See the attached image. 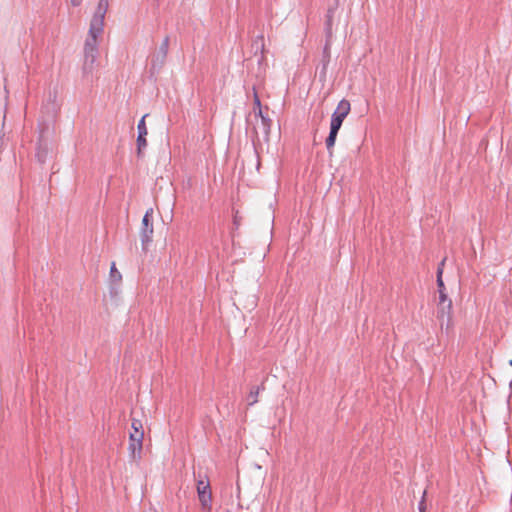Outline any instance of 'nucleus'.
I'll use <instances>...</instances> for the list:
<instances>
[{
	"mask_svg": "<svg viewBox=\"0 0 512 512\" xmlns=\"http://www.w3.org/2000/svg\"><path fill=\"white\" fill-rule=\"evenodd\" d=\"M437 287L439 292V302H438V313L439 317L443 318L444 315L449 317L451 309H452V301L448 298L445 293V285L443 279L441 277V270L437 273Z\"/></svg>",
	"mask_w": 512,
	"mask_h": 512,
	"instance_id": "obj_1",
	"label": "nucleus"
},
{
	"mask_svg": "<svg viewBox=\"0 0 512 512\" xmlns=\"http://www.w3.org/2000/svg\"><path fill=\"white\" fill-rule=\"evenodd\" d=\"M153 209L150 208L146 211L142 219V227L140 231V238L143 250L147 249L148 244L152 241L153 236V223H152Z\"/></svg>",
	"mask_w": 512,
	"mask_h": 512,
	"instance_id": "obj_2",
	"label": "nucleus"
},
{
	"mask_svg": "<svg viewBox=\"0 0 512 512\" xmlns=\"http://www.w3.org/2000/svg\"><path fill=\"white\" fill-rule=\"evenodd\" d=\"M350 109V102L346 99H342L331 116L330 127L340 130L344 119L350 112Z\"/></svg>",
	"mask_w": 512,
	"mask_h": 512,
	"instance_id": "obj_3",
	"label": "nucleus"
},
{
	"mask_svg": "<svg viewBox=\"0 0 512 512\" xmlns=\"http://www.w3.org/2000/svg\"><path fill=\"white\" fill-rule=\"evenodd\" d=\"M168 49L169 37H165L162 43L160 44L157 53L152 57L151 69L153 71H159L163 67L167 58Z\"/></svg>",
	"mask_w": 512,
	"mask_h": 512,
	"instance_id": "obj_4",
	"label": "nucleus"
},
{
	"mask_svg": "<svg viewBox=\"0 0 512 512\" xmlns=\"http://www.w3.org/2000/svg\"><path fill=\"white\" fill-rule=\"evenodd\" d=\"M109 7V0H99L95 13L91 19L93 30H98L100 27L104 28V19Z\"/></svg>",
	"mask_w": 512,
	"mask_h": 512,
	"instance_id": "obj_5",
	"label": "nucleus"
},
{
	"mask_svg": "<svg viewBox=\"0 0 512 512\" xmlns=\"http://www.w3.org/2000/svg\"><path fill=\"white\" fill-rule=\"evenodd\" d=\"M146 117H147V114H145L140 119V121L138 122V125H137L138 136H137V139H136V144H137V155H138V157L142 156L143 150L147 147L146 136L148 134V130H147L146 123H145V118Z\"/></svg>",
	"mask_w": 512,
	"mask_h": 512,
	"instance_id": "obj_6",
	"label": "nucleus"
},
{
	"mask_svg": "<svg viewBox=\"0 0 512 512\" xmlns=\"http://www.w3.org/2000/svg\"><path fill=\"white\" fill-rule=\"evenodd\" d=\"M98 56V48H84L83 75L87 77L92 74Z\"/></svg>",
	"mask_w": 512,
	"mask_h": 512,
	"instance_id": "obj_7",
	"label": "nucleus"
},
{
	"mask_svg": "<svg viewBox=\"0 0 512 512\" xmlns=\"http://www.w3.org/2000/svg\"><path fill=\"white\" fill-rule=\"evenodd\" d=\"M60 105L57 101V92L49 91L45 102L43 103L42 110L50 117H55Z\"/></svg>",
	"mask_w": 512,
	"mask_h": 512,
	"instance_id": "obj_8",
	"label": "nucleus"
},
{
	"mask_svg": "<svg viewBox=\"0 0 512 512\" xmlns=\"http://www.w3.org/2000/svg\"><path fill=\"white\" fill-rule=\"evenodd\" d=\"M197 492L202 506L204 508H210L212 496L209 481L199 480L197 483Z\"/></svg>",
	"mask_w": 512,
	"mask_h": 512,
	"instance_id": "obj_9",
	"label": "nucleus"
},
{
	"mask_svg": "<svg viewBox=\"0 0 512 512\" xmlns=\"http://www.w3.org/2000/svg\"><path fill=\"white\" fill-rule=\"evenodd\" d=\"M132 428L134 430L133 433L130 434V441L137 443L138 454H140L142 450V441L144 437V431L142 429V423L140 420L133 419Z\"/></svg>",
	"mask_w": 512,
	"mask_h": 512,
	"instance_id": "obj_10",
	"label": "nucleus"
},
{
	"mask_svg": "<svg viewBox=\"0 0 512 512\" xmlns=\"http://www.w3.org/2000/svg\"><path fill=\"white\" fill-rule=\"evenodd\" d=\"M338 6H339V1L335 0L334 4L329 6L327 9L326 20H325L326 38L332 37L333 18H334L336 10L338 9Z\"/></svg>",
	"mask_w": 512,
	"mask_h": 512,
	"instance_id": "obj_11",
	"label": "nucleus"
},
{
	"mask_svg": "<svg viewBox=\"0 0 512 512\" xmlns=\"http://www.w3.org/2000/svg\"><path fill=\"white\" fill-rule=\"evenodd\" d=\"M103 28L100 27L97 31L93 30V25L90 24L88 37L85 41L84 48H98V37L102 34Z\"/></svg>",
	"mask_w": 512,
	"mask_h": 512,
	"instance_id": "obj_12",
	"label": "nucleus"
},
{
	"mask_svg": "<svg viewBox=\"0 0 512 512\" xmlns=\"http://www.w3.org/2000/svg\"><path fill=\"white\" fill-rule=\"evenodd\" d=\"M252 47L254 48L255 56H258V53H259V57H258L257 61H258L259 64H261L264 61V59H265V56H264V52H265L264 36L263 35H258L254 39Z\"/></svg>",
	"mask_w": 512,
	"mask_h": 512,
	"instance_id": "obj_13",
	"label": "nucleus"
},
{
	"mask_svg": "<svg viewBox=\"0 0 512 512\" xmlns=\"http://www.w3.org/2000/svg\"><path fill=\"white\" fill-rule=\"evenodd\" d=\"M338 132H339L338 129L330 127L329 135H328V137L326 138V141H325L327 150H328L330 155L332 154V148L335 145Z\"/></svg>",
	"mask_w": 512,
	"mask_h": 512,
	"instance_id": "obj_14",
	"label": "nucleus"
},
{
	"mask_svg": "<svg viewBox=\"0 0 512 512\" xmlns=\"http://www.w3.org/2000/svg\"><path fill=\"white\" fill-rule=\"evenodd\" d=\"M272 121L268 116L262 117L260 119V124L257 125V129H259L266 137H268L271 130Z\"/></svg>",
	"mask_w": 512,
	"mask_h": 512,
	"instance_id": "obj_15",
	"label": "nucleus"
},
{
	"mask_svg": "<svg viewBox=\"0 0 512 512\" xmlns=\"http://www.w3.org/2000/svg\"><path fill=\"white\" fill-rule=\"evenodd\" d=\"M263 389H264L263 385L257 386V387H253L251 389V391H250V393H249V395L247 397V401H248V405L249 406H252L255 403H257V401H258L257 397H258L260 391L263 390Z\"/></svg>",
	"mask_w": 512,
	"mask_h": 512,
	"instance_id": "obj_16",
	"label": "nucleus"
},
{
	"mask_svg": "<svg viewBox=\"0 0 512 512\" xmlns=\"http://www.w3.org/2000/svg\"><path fill=\"white\" fill-rule=\"evenodd\" d=\"M330 38H327L326 44L323 49V70L326 69L329 61H330V45H329Z\"/></svg>",
	"mask_w": 512,
	"mask_h": 512,
	"instance_id": "obj_17",
	"label": "nucleus"
},
{
	"mask_svg": "<svg viewBox=\"0 0 512 512\" xmlns=\"http://www.w3.org/2000/svg\"><path fill=\"white\" fill-rule=\"evenodd\" d=\"M110 277L112 278V280L114 281H119L121 280L122 276L120 274V272L116 269V266H115V263L113 262L112 265H111V269H110Z\"/></svg>",
	"mask_w": 512,
	"mask_h": 512,
	"instance_id": "obj_18",
	"label": "nucleus"
},
{
	"mask_svg": "<svg viewBox=\"0 0 512 512\" xmlns=\"http://www.w3.org/2000/svg\"><path fill=\"white\" fill-rule=\"evenodd\" d=\"M253 92H254V95H253V103H254V108L258 109V108H262V105H261V101H260V98L256 92V89L255 87H253Z\"/></svg>",
	"mask_w": 512,
	"mask_h": 512,
	"instance_id": "obj_19",
	"label": "nucleus"
},
{
	"mask_svg": "<svg viewBox=\"0 0 512 512\" xmlns=\"http://www.w3.org/2000/svg\"><path fill=\"white\" fill-rule=\"evenodd\" d=\"M425 496H426V491L423 492L422 499H421V501L418 504L419 512H426Z\"/></svg>",
	"mask_w": 512,
	"mask_h": 512,
	"instance_id": "obj_20",
	"label": "nucleus"
},
{
	"mask_svg": "<svg viewBox=\"0 0 512 512\" xmlns=\"http://www.w3.org/2000/svg\"><path fill=\"white\" fill-rule=\"evenodd\" d=\"M129 450L131 451V454L133 455V457H135L136 452H138L137 443L130 441Z\"/></svg>",
	"mask_w": 512,
	"mask_h": 512,
	"instance_id": "obj_21",
	"label": "nucleus"
},
{
	"mask_svg": "<svg viewBox=\"0 0 512 512\" xmlns=\"http://www.w3.org/2000/svg\"><path fill=\"white\" fill-rule=\"evenodd\" d=\"M36 156L41 163L45 161V153L42 152L40 149L37 151Z\"/></svg>",
	"mask_w": 512,
	"mask_h": 512,
	"instance_id": "obj_22",
	"label": "nucleus"
},
{
	"mask_svg": "<svg viewBox=\"0 0 512 512\" xmlns=\"http://www.w3.org/2000/svg\"><path fill=\"white\" fill-rule=\"evenodd\" d=\"M254 113H255V116L259 117L260 119L262 117H265V115L263 114L262 108H258V109L254 108Z\"/></svg>",
	"mask_w": 512,
	"mask_h": 512,
	"instance_id": "obj_23",
	"label": "nucleus"
},
{
	"mask_svg": "<svg viewBox=\"0 0 512 512\" xmlns=\"http://www.w3.org/2000/svg\"><path fill=\"white\" fill-rule=\"evenodd\" d=\"M445 258L439 263L438 265V268H437V273H439V271L441 270V275L443 274V267H444V264H445Z\"/></svg>",
	"mask_w": 512,
	"mask_h": 512,
	"instance_id": "obj_24",
	"label": "nucleus"
},
{
	"mask_svg": "<svg viewBox=\"0 0 512 512\" xmlns=\"http://www.w3.org/2000/svg\"><path fill=\"white\" fill-rule=\"evenodd\" d=\"M81 1L82 0H71V3L73 6H78V5H80Z\"/></svg>",
	"mask_w": 512,
	"mask_h": 512,
	"instance_id": "obj_25",
	"label": "nucleus"
},
{
	"mask_svg": "<svg viewBox=\"0 0 512 512\" xmlns=\"http://www.w3.org/2000/svg\"><path fill=\"white\" fill-rule=\"evenodd\" d=\"M509 364L512 366V360L509 361Z\"/></svg>",
	"mask_w": 512,
	"mask_h": 512,
	"instance_id": "obj_26",
	"label": "nucleus"
}]
</instances>
